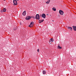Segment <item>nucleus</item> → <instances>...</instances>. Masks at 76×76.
Listing matches in <instances>:
<instances>
[{"mask_svg":"<svg viewBox=\"0 0 76 76\" xmlns=\"http://www.w3.org/2000/svg\"><path fill=\"white\" fill-rule=\"evenodd\" d=\"M36 19H37V20H39V15L38 14H36Z\"/></svg>","mask_w":76,"mask_h":76,"instance_id":"1","label":"nucleus"},{"mask_svg":"<svg viewBox=\"0 0 76 76\" xmlns=\"http://www.w3.org/2000/svg\"><path fill=\"white\" fill-rule=\"evenodd\" d=\"M59 13L60 14H61V15H63V14H64V12H63V10H59Z\"/></svg>","mask_w":76,"mask_h":76,"instance_id":"2","label":"nucleus"},{"mask_svg":"<svg viewBox=\"0 0 76 76\" xmlns=\"http://www.w3.org/2000/svg\"><path fill=\"white\" fill-rule=\"evenodd\" d=\"M13 2L14 5H17V4H18V3L17 2V1H16V0H14L13 1Z\"/></svg>","mask_w":76,"mask_h":76,"instance_id":"3","label":"nucleus"},{"mask_svg":"<svg viewBox=\"0 0 76 76\" xmlns=\"http://www.w3.org/2000/svg\"><path fill=\"white\" fill-rule=\"evenodd\" d=\"M31 18V17H30V16H28L26 17L25 19H26V20H28Z\"/></svg>","mask_w":76,"mask_h":76,"instance_id":"4","label":"nucleus"},{"mask_svg":"<svg viewBox=\"0 0 76 76\" xmlns=\"http://www.w3.org/2000/svg\"><path fill=\"white\" fill-rule=\"evenodd\" d=\"M42 18H44V19H45V18H46V15H45V14L44 13L42 14Z\"/></svg>","mask_w":76,"mask_h":76,"instance_id":"5","label":"nucleus"},{"mask_svg":"<svg viewBox=\"0 0 76 76\" xmlns=\"http://www.w3.org/2000/svg\"><path fill=\"white\" fill-rule=\"evenodd\" d=\"M72 28H73V29L74 31H76V26H73Z\"/></svg>","mask_w":76,"mask_h":76,"instance_id":"6","label":"nucleus"},{"mask_svg":"<svg viewBox=\"0 0 76 76\" xmlns=\"http://www.w3.org/2000/svg\"><path fill=\"white\" fill-rule=\"evenodd\" d=\"M67 29L69 30H70L71 31H72V27H71L68 26L67 27Z\"/></svg>","mask_w":76,"mask_h":76,"instance_id":"7","label":"nucleus"},{"mask_svg":"<svg viewBox=\"0 0 76 76\" xmlns=\"http://www.w3.org/2000/svg\"><path fill=\"white\" fill-rule=\"evenodd\" d=\"M23 15L25 16L26 15V11H24L23 13Z\"/></svg>","mask_w":76,"mask_h":76,"instance_id":"8","label":"nucleus"},{"mask_svg":"<svg viewBox=\"0 0 76 76\" xmlns=\"http://www.w3.org/2000/svg\"><path fill=\"white\" fill-rule=\"evenodd\" d=\"M44 20H39V23H41V22H43V21H44Z\"/></svg>","mask_w":76,"mask_h":76,"instance_id":"9","label":"nucleus"},{"mask_svg":"<svg viewBox=\"0 0 76 76\" xmlns=\"http://www.w3.org/2000/svg\"><path fill=\"white\" fill-rule=\"evenodd\" d=\"M50 1V0H49L48 1H46V3H47V4H49Z\"/></svg>","mask_w":76,"mask_h":76,"instance_id":"10","label":"nucleus"},{"mask_svg":"<svg viewBox=\"0 0 76 76\" xmlns=\"http://www.w3.org/2000/svg\"><path fill=\"white\" fill-rule=\"evenodd\" d=\"M57 48H58L59 49H62V48L60 46V45H59L58 46Z\"/></svg>","mask_w":76,"mask_h":76,"instance_id":"11","label":"nucleus"},{"mask_svg":"<svg viewBox=\"0 0 76 76\" xmlns=\"http://www.w3.org/2000/svg\"><path fill=\"white\" fill-rule=\"evenodd\" d=\"M34 22H31L30 24V25H32L33 26H34Z\"/></svg>","mask_w":76,"mask_h":76,"instance_id":"12","label":"nucleus"},{"mask_svg":"<svg viewBox=\"0 0 76 76\" xmlns=\"http://www.w3.org/2000/svg\"><path fill=\"white\" fill-rule=\"evenodd\" d=\"M3 12H6V8H5L3 9Z\"/></svg>","mask_w":76,"mask_h":76,"instance_id":"13","label":"nucleus"},{"mask_svg":"<svg viewBox=\"0 0 76 76\" xmlns=\"http://www.w3.org/2000/svg\"><path fill=\"white\" fill-rule=\"evenodd\" d=\"M49 41H50V42H53V41H54V39H53L51 38L49 40Z\"/></svg>","mask_w":76,"mask_h":76,"instance_id":"14","label":"nucleus"},{"mask_svg":"<svg viewBox=\"0 0 76 76\" xmlns=\"http://www.w3.org/2000/svg\"><path fill=\"white\" fill-rule=\"evenodd\" d=\"M42 73L43 75H45L46 74V72L45 70L43 71Z\"/></svg>","mask_w":76,"mask_h":76,"instance_id":"15","label":"nucleus"},{"mask_svg":"<svg viewBox=\"0 0 76 76\" xmlns=\"http://www.w3.org/2000/svg\"><path fill=\"white\" fill-rule=\"evenodd\" d=\"M52 10L53 11H56V9L54 7L53 8Z\"/></svg>","mask_w":76,"mask_h":76,"instance_id":"16","label":"nucleus"},{"mask_svg":"<svg viewBox=\"0 0 76 76\" xmlns=\"http://www.w3.org/2000/svg\"><path fill=\"white\" fill-rule=\"evenodd\" d=\"M29 27H30V28H32V27H33V26L30 25L28 26Z\"/></svg>","mask_w":76,"mask_h":76,"instance_id":"17","label":"nucleus"},{"mask_svg":"<svg viewBox=\"0 0 76 76\" xmlns=\"http://www.w3.org/2000/svg\"><path fill=\"white\" fill-rule=\"evenodd\" d=\"M16 29H17V28L16 27L14 28V31H16Z\"/></svg>","mask_w":76,"mask_h":76,"instance_id":"18","label":"nucleus"},{"mask_svg":"<svg viewBox=\"0 0 76 76\" xmlns=\"http://www.w3.org/2000/svg\"><path fill=\"white\" fill-rule=\"evenodd\" d=\"M33 18V19H35V17H34V16H33L32 17H31V18Z\"/></svg>","mask_w":76,"mask_h":76,"instance_id":"19","label":"nucleus"},{"mask_svg":"<svg viewBox=\"0 0 76 76\" xmlns=\"http://www.w3.org/2000/svg\"><path fill=\"white\" fill-rule=\"evenodd\" d=\"M40 17H42V15L41 14L40 15Z\"/></svg>","mask_w":76,"mask_h":76,"instance_id":"20","label":"nucleus"},{"mask_svg":"<svg viewBox=\"0 0 76 76\" xmlns=\"http://www.w3.org/2000/svg\"><path fill=\"white\" fill-rule=\"evenodd\" d=\"M37 52H39V49H37Z\"/></svg>","mask_w":76,"mask_h":76,"instance_id":"21","label":"nucleus"},{"mask_svg":"<svg viewBox=\"0 0 76 76\" xmlns=\"http://www.w3.org/2000/svg\"><path fill=\"white\" fill-rule=\"evenodd\" d=\"M47 15H48V14H47Z\"/></svg>","mask_w":76,"mask_h":76,"instance_id":"22","label":"nucleus"},{"mask_svg":"<svg viewBox=\"0 0 76 76\" xmlns=\"http://www.w3.org/2000/svg\"><path fill=\"white\" fill-rule=\"evenodd\" d=\"M17 1H19V0H17Z\"/></svg>","mask_w":76,"mask_h":76,"instance_id":"23","label":"nucleus"},{"mask_svg":"<svg viewBox=\"0 0 76 76\" xmlns=\"http://www.w3.org/2000/svg\"><path fill=\"white\" fill-rule=\"evenodd\" d=\"M20 25H21V24L20 23Z\"/></svg>","mask_w":76,"mask_h":76,"instance_id":"24","label":"nucleus"},{"mask_svg":"<svg viewBox=\"0 0 76 76\" xmlns=\"http://www.w3.org/2000/svg\"><path fill=\"white\" fill-rule=\"evenodd\" d=\"M4 0V1H5V0Z\"/></svg>","mask_w":76,"mask_h":76,"instance_id":"25","label":"nucleus"},{"mask_svg":"<svg viewBox=\"0 0 76 76\" xmlns=\"http://www.w3.org/2000/svg\"><path fill=\"white\" fill-rule=\"evenodd\" d=\"M53 21H54V20H53Z\"/></svg>","mask_w":76,"mask_h":76,"instance_id":"26","label":"nucleus"}]
</instances>
